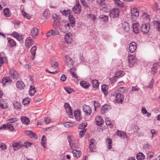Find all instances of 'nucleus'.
<instances>
[{"label":"nucleus","instance_id":"nucleus-1","mask_svg":"<svg viewBox=\"0 0 160 160\" xmlns=\"http://www.w3.org/2000/svg\"><path fill=\"white\" fill-rule=\"evenodd\" d=\"M18 119L17 118H13L9 119L7 120V123L6 124L2 125L0 127V129H8L10 131H12L14 130V128L12 123H13L18 120Z\"/></svg>","mask_w":160,"mask_h":160},{"label":"nucleus","instance_id":"nucleus-2","mask_svg":"<svg viewBox=\"0 0 160 160\" xmlns=\"http://www.w3.org/2000/svg\"><path fill=\"white\" fill-rule=\"evenodd\" d=\"M111 96L115 97L116 102H121L124 99L123 95L121 93V91L119 89L116 90L111 94Z\"/></svg>","mask_w":160,"mask_h":160},{"label":"nucleus","instance_id":"nucleus-3","mask_svg":"<svg viewBox=\"0 0 160 160\" xmlns=\"http://www.w3.org/2000/svg\"><path fill=\"white\" fill-rule=\"evenodd\" d=\"M70 24L68 22H61L58 26L61 32L64 33L67 32L70 28Z\"/></svg>","mask_w":160,"mask_h":160},{"label":"nucleus","instance_id":"nucleus-4","mask_svg":"<svg viewBox=\"0 0 160 160\" xmlns=\"http://www.w3.org/2000/svg\"><path fill=\"white\" fill-rule=\"evenodd\" d=\"M119 13V10L118 8H113L110 11L109 15L111 18H117L118 17Z\"/></svg>","mask_w":160,"mask_h":160},{"label":"nucleus","instance_id":"nucleus-5","mask_svg":"<svg viewBox=\"0 0 160 160\" xmlns=\"http://www.w3.org/2000/svg\"><path fill=\"white\" fill-rule=\"evenodd\" d=\"M128 61L129 66L130 67H132L136 63L137 60L135 56L133 55H130L128 57Z\"/></svg>","mask_w":160,"mask_h":160},{"label":"nucleus","instance_id":"nucleus-6","mask_svg":"<svg viewBox=\"0 0 160 160\" xmlns=\"http://www.w3.org/2000/svg\"><path fill=\"white\" fill-rule=\"evenodd\" d=\"M83 110L85 114L88 116H90L92 112L91 108L88 106L84 105L83 107Z\"/></svg>","mask_w":160,"mask_h":160},{"label":"nucleus","instance_id":"nucleus-7","mask_svg":"<svg viewBox=\"0 0 160 160\" xmlns=\"http://www.w3.org/2000/svg\"><path fill=\"white\" fill-rule=\"evenodd\" d=\"M150 28L149 24H142L141 27V31L144 34H146L149 31Z\"/></svg>","mask_w":160,"mask_h":160},{"label":"nucleus","instance_id":"nucleus-8","mask_svg":"<svg viewBox=\"0 0 160 160\" xmlns=\"http://www.w3.org/2000/svg\"><path fill=\"white\" fill-rule=\"evenodd\" d=\"M64 107L66 110L67 113L69 115H72L73 114L72 110L69 104L67 103H65Z\"/></svg>","mask_w":160,"mask_h":160},{"label":"nucleus","instance_id":"nucleus-9","mask_svg":"<svg viewBox=\"0 0 160 160\" xmlns=\"http://www.w3.org/2000/svg\"><path fill=\"white\" fill-rule=\"evenodd\" d=\"M72 11L76 14L79 13L81 11L80 4L77 3L72 8Z\"/></svg>","mask_w":160,"mask_h":160},{"label":"nucleus","instance_id":"nucleus-10","mask_svg":"<svg viewBox=\"0 0 160 160\" xmlns=\"http://www.w3.org/2000/svg\"><path fill=\"white\" fill-rule=\"evenodd\" d=\"M74 114L75 117L77 121H79L82 118V116L81 114V111L78 110L74 111Z\"/></svg>","mask_w":160,"mask_h":160},{"label":"nucleus","instance_id":"nucleus-11","mask_svg":"<svg viewBox=\"0 0 160 160\" xmlns=\"http://www.w3.org/2000/svg\"><path fill=\"white\" fill-rule=\"evenodd\" d=\"M9 73L13 79H17L19 78V74L14 69H11Z\"/></svg>","mask_w":160,"mask_h":160},{"label":"nucleus","instance_id":"nucleus-12","mask_svg":"<svg viewBox=\"0 0 160 160\" xmlns=\"http://www.w3.org/2000/svg\"><path fill=\"white\" fill-rule=\"evenodd\" d=\"M136 43L134 42L130 43L129 45V50L131 52H133L137 49Z\"/></svg>","mask_w":160,"mask_h":160},{"label":"nucleus","instance_id":"nucleus-13","mask_svg":"<svg viewBox=\"0 0 160 160\" xmlns=\"http://www.w3.org/2000/svg\"><path fill=\"white\" fill-rule=\"evenodd\" d=\"M65 42L68 44H70L72 40V34L68 33L64 37Z\"/></svg>","mask_w":160,"mask_h":160},{"label":"nucleus","instance_id":"nucleus-14","mask_svg":"<svg viewBox=\"0 0 160 160\" xmlns=\"http://www.w3.org/2000/svg\"><path fill=\"white\" fill-rule=\"evenodd\" d=\"M0 108L6 109L8 108L7 101L5 99L0 100Z\"/></svg>","mask_w":160,"mask_h":160},{"label":"nucleus","instance_id":"nucleus-15","mask_svg":"<svg viewBox=\"0 0 160 160\" xmlns=\"http://www.w3.org/2000/svg\"><path fill=\"white\" fill-rule=\"evenodd\" d=\"M21 119L23 124L26 125H28L29 124L30 121L28 118L25 116H23L21 117Z\"/></svg>","mask_w":160,"mask_h":160},{"label":"nucleus","instance_id":"nucleus-16","mask_svg":"<svg viewBox=\"0 0 160 160\" xmlns=\"http://www.w3.org/2000/svg\"><path fill=\"white\" fill-rule=\"evenodd\" d=\"M65 63L68 67H71L73 64V62L71 58L70 57H66Z\"/></svg>","mask_w":160,"mask_h":160},{"label":"nucleus","instance_id":"nucleus-17","mask_svg":"<svg viewBox=\"0 0 160 160\" xmlns=\"http://www.w3.org/2000/svg\"><path fill=\"white\" fill-rule=\"evenodd\" d=\"M8 46L11 48L16 46V42L12 39L8 38Z\"/></svg>","mask_w":160,"mask_h":160},{"label":"nucleus","instance_id":"nucleus-18","mask_svg":"<svg viewBox=\"0 0 160 160\" xmlns=\"http://www.w3.org/2000/svg\"><path fill=\"white\" fill-rule=\"evenodd\" d=\"M93 141L94 140L92 139L89 142V148L92 152H95L96 149V147L94 144Z\"/></svg>","mask_w":160,"mask_h":160},{"label":"nucleus","instance_id":"nucleus-19","mask_svg":"<svg viewBox=\"0 0 160 160\" xmlns=\"http://www.w3.org/2000/svg\"><path fill=\"white\" fill-rule=\"evenodd\" d=\"M31 35L32 37L35 38L38 35V30L36 28H34L31 31Z\"/></svg>","mask_w":160,"mask_h":160},{"label":"nucleus","instance_id":"nucleus-20","mask_svg":"<svg viewBox=\"0 0 160 160\" xmlns=\"http://www.w3.org/2000/svg\"><path fill=\"white\" fill-rule=\"evenodd\" d=\"M137 23H134L132 24L133 30L134 32L138 34L140 30L138 29L139 25Z\"/></svg>","mask_w":160,"mask_h":160},{"label":"nucleus","instance_id":"nucleus-21","mask_svg":"<svg viewBox=\"0 0 160 160\" xmlns=\"http://www.w3.org/2000/svg\"><path fill=\"white\" fill-rule=\"evenodd\" d=\"M11 78L10 77H5L2 79V83L4 85L7 82L11 83Z\"/></svg>","mask_w":160,"mask_h":160},{"label":"nucleus","instance_id":"nucleus-22","mask_svg":"<svg viewBox=\"0 0 160 160\" xmlns=\"http://www.w3.org/2000/svg\"><path fill=\"white\" fill-rule=\"evenodd\" d=\"M25 44L26 47L29 48L33 45V42L30 38H28L25 40Z\"/></svg>","mask_w":160,"mask_h":160},{"label":"nucleus","instance_id":"nucleus-23","mask_svg":"<svg viewBox=\"0 0 160 160\" xmlns=\"http://www.w3.org/2000/svg\"><path fill=\"white\" fill-rule=\"evenodd\" d=\"M69 19L70 21V24L72 27L75 26V18L73 16L71 15H68Z\"/></svg>","mask_w":160,"mask_h":160},{"label":"nucleus","instance_id":"nucleus-24","mask_svg":"<svg viewBox=\"0 0 160 160\" xmlns=\"http://www.w3.org/2000/svg\"><path fill=\"white\" fill-rule=\"evenodd\" d=\"M122 28L125 31L128 32L130 29L129 24L126 22H124L122 24Z\"/></svg>","mask_w":160,"mask_h":160},{"label":"nucleus","instance_id":"nucleus-25","mask_svg":"<svg viewBox=\"0 0 160 160\" xmlns=\"http://www.w3.org/2000/svg\"><path fill=\"white\" fill-rule=\"evenodd\" d=\"M73 156L76 158H78L81 155V152L80 151L73 149L72 152Z\"/></svg>","mask_w":160,"mask_h":160},{"label":"nucleus","instance_id":"nucleus-26","mask_svg":"<svg viewBox=\"0 0 160 160\" xmlns=\"http://www.w3.org/2000/svg\"><path fill=\"white\" fill-rule=\"evenodd\" d=\"M111 108V106L109 105H103L102 108V113L104 114L108 110Z\"/></svg>","mask_w":160,"mask_h":160},{"label":"nucleus","instance_id":"nucleus-27","mask_svg":"<svg viewBox=\"0 0 160 160\" xmlns=\"http://www.w3.org/2000/svg\"><path fill=\"white\" fill-rule=\"evenodd\" d=\"M108 86L104 84L102 85V90L105 95H107L108 94Z\"/></svg>","mask_w":160,"mask_h":160},{"label":"nucleus","instance_id":"nucleus-28","mask_svg":"<svg viewBox=\"0 0 160 160\" xmlns=\"http://www.w3.org/2000/svg\"><path fill=\"white\" fill-rule=\"evenodd\" d=\"M96 123L98 126L102 125L103 123V121L100 117H97L96 118Z\"/></svg>","mask_w":160,"mask_h":160},{"label":"nucleus","instance_id":"nucleus-29","mask_svg":"<svg viewBox=\"0 0 160 160\" xmlns=\"http://www.w3.org/2000/svg\"><path fill=\"white\" fill-rule=\"evenodd\" d=\"M22 146V144H20V143L19 142L13 143L12 144V147L14 151L18 150Z\"/></svg>","mask_w":160,"mask_h":160},{"label":"nucleus","instance_id":"nucleus-30","mask_svg":"<svg viewBox=\"0 0 160 160\" xmlns=\"http://www.w3.org/2000/svg\"><path fill=\"white\" fill-rule=\"evenodd\" d=\"M17 88L19 89H22L23 88L24 85L22 81H18L16 83Z\"/></svg>","mask_w":160,"mask_h":160},{"label":"nucleus","instance_id":"nucleus-31","mask_svg":"<svg viewBox=\"0 0 160 160\" xmlns=\"http://www.w3.org/2000/svg\"><path fill=\"white\" fill-rule=\"evenodd\" d=\"M80 84L81 86L85 88H88L90 85L88 82L84 81H81Z\"/></svg>","mask_w":160,"mask_h":160},{"label":"nucleus","instance_id":"nucleus-32","mask_svg":"<svg viewBox=\"0 0 160 160\" xmlns=\"http://www.w3.org/2000/svg\"><path fill=\"white\" fill-rule=\"evenodd\" d=\"M106 143L107 144V147L109 149H110L112 148V140L110 138H107L106 141Z\"/></svg>","mask_w":160,"mask_h":160},{"label":"nucleus","instance_id":"nucleus-33","mask_svg":"<svg viewBox=\"0 0 160 160\" xmlns=\"http://www.w3.org/2000/svg\"><path fill=\"white\" fill-rule=\"evenodd\" d=\"M116 134L117 135L122 138H124L125 137H126V134L124 132L118 130Z\"/></svg>","mask_w":160,"mask_h":160},{"label":"nucleus","instance_id":"nucleus-34","mask_svg":"<svg viewBox=\"0 0 160 160\" xmlns=\"http://www.w3.org/2000/svg\"><path fill=\"white\" fill-rule=\"evenodd\" d=\"M36 92V90L35 87L34 86H31L29 90V95L31 96H33Z\"/></svg>","mask_w":160,"mask_h":160},{"label":"nucleus","instance_id":"nucleus-35","mask_svg":"<svg viewBox=\"0 0 160 160\" xmlns=\"http://www.w3.org/2000/svg\"><path fill=\"white\" fill-rule=\"evenodd\" d=\"M153 24L154 25L155 28L158 31H160V22L155 21L153 22Z\"/></svg>","mask_w":160,"mask_h":160},{"label":"nucleus","instance_id":"nucleus-36","mask_svg":"<svg viewBox=\"0 0 160 160\" xmlns=\"http://www.w3.org/2000/svg\"><path fill=\"white\" fill-rule=\"evenodd\" d=\"M37 50V48L35 46H34L32 47L31 49V52L32 54V58L33 60L35 58V56L36 54V51Z\"/></svg>","mask_w":160,"mask_h":160},{"label":"nucleus","instance_id":"nucleus-37","mask_svg":"<svg viewBox=\"0 0 160 160\" xmlns=\"http://www.w3.org/2000/svg\"><path fill=\"white\" fill-rule=\"evenodd\" d=\"M136 158L138 160H143L145 158V157L142 153L139 152L137 154Z\"/></svg>","mask_w":160,"mask_h":160},{"label":"nucleus","instance_id":"nucleus-38","mask_svg":"<svg viewBox=\"0 0 160 160\" xmlns=\"http://www.w3.org/2000/svg\"><path fill=\"white\" fill-rule=\"evenodd\" d=\"M106 123L107 126L110 127H112L114 125L113 123L108 118H106Z\"/></svg>","mask_w":160,"mask_h":160},{"label":"nucleus","instance_id":"nucleus-39","mask_svg":"<svg viewBox=\"0 0 160 160\" xmlns=\"http://www.w3.org/2000/svg\"><path fill=\"white\" fill-rule=\"evenodd\" d=\"M71 10L70 9L68 10H60V12L63 15L66 16H68L69 14L70 13Z\"/></svg>","mask_w":160,"mask_h":160},{"label":"nucleus","instance_id":"nucleus-40","mask_svg":"<svg viewBox=\"0 0 160 160\" xmlns=\"http://www.w3.org/2000/svg\"><path fill=\"white\" fill-rule=\"evenodd\" d=\"M63 124L64 126L67 128L72 127L75 124L74 123L70 122H66Z\"/></svg>","mask_w":160,"mask_h":160},{"label":"nucleus","instance_id":"nucleus-41","mask_svg":"<svg viewBox=\"0 0 160 160\" xmlns=\"http://www.w3.org/2000/svg\"><path fill=\"white\" fill-rule=\"evenodd\" d=\"M3 13L4 15L6 17H10L11 16L10 12L9 11V9L8 8H6L3 10Z\"/></svg>","mask_w":160,"mask_h":160},{"label":"nucleus","instance_id":"nucleus-42","mask_svg":"<svg viewBox=\"0 0 160 160\" xmlns=\"http://www.w3.org/2000/svg\"><path fill=\"white\" fill-rule=\"evenodd\" d=\"M13 104L15 108L17 110H19L21 109V105L20 103L17 101L15 102Z\"/></svg>","mask_w":160,"mask_h":160},{"label":"nucleus","instance_id":"nucleus-43","mask_svg":"<svg viewBox=\"0 0 160 160\" xmlns=\"http://www.w3.org/2000/svg\"><path fill=\"white\" fill-rule=\"evenodd\" d=\"M46 137L45 136H42L41 139V144L44 148H46V147L45 144L46 143Z\"/></svg>","mask_w":160,"mask_h":160},{"label":"nucleus","instance_id":"nucleus-44","mask_svg":"<svg viewBox=\"0 0 160 160\" xmlns=\"http://www.w3.org/2000/svg\"><path fill=\"white\" fill-rule=\"evenodd\" d=\"M139 129L138 127L135 124L132 125L131 127V129L132 130L133 132H137Z\"/></svg>","mask_w":160,"mask_h":160},{"label":"nucleus","instance_id":"nucleus-45","mask_svg":"<svg viewBox=\"0 0 160 160\" xmlns=\"http://www.w3.org/2000/svg\"><path fill=\"white\" fill-rule=\"evenodd\" d=\"M158 68V66L156 65V64H153V67L152 68V74L156 73L157 72V68Z\"/></svg>","mask_w":160,"mask_h":160},{"label":"nucleus","instance_id":"nucleus-46","mask_svg":"<svg viewBox=\"0 0 160 160\" xmlns=\"http://www.w3.org/2000/svg\"><path fill=\"white\" fill-rule=\"evenodd\" d=\"M16 36L13 35V37L15 38L19 41H21L23 39L22 36V34H19L17 32H15Z\"/></svg>","mask_w":160,"mask_h":160},{"label":"nucleus","instance_id":"nucleus-47","mask_svg":"<svg viewBox=\"0 0 160 160\" xmlns=\"http://www.w3.org/2000/svg\"><path fill=\"white\" fill-rule=\"evenodd\" d=\"M92 83L93 87L94 88L98 87L99 85V83L96 80H92Z\"/></svg>","mask_w":160,"mask_h":160},{"label":"nucleus","instance_id":"nucleus-48","mask_svg":"<svg viewBox=\"0 0 160 160\" xmlns=\"http://www.w3.org/2000/svg\"><path fill=\"white\" fill-rule=\"evenodd\" d=\"M30 101V99L28 98H26L23 100L22 102L24 105H25L29 104Z\"/></svg>","mask_w":160,"mask_h":160},{"label":"nucleus","instance_id":"nucleus-49","mask_svg":"<svg viewBox=\"0 0 160 160\" xmlns=\"http://www.w3.org/2000/svg\"><path fill=\"white\" fill-rule=\"evenodd\" d=\"M60 19V17L56 14H55L53 15V19L54 21L59 22Z\"/></svg>","mask_w":160,"mask_h":160},{"label":"nucleus","instance_id":"nucleus-50","mask_svg":"<svg viewBox=\"0 0 160 160\" xmlns=\"http://www.w3.org/2000/svg\"><path fill=\"white\" fill-rule=\"evenodd\" d=\"M99 7L101 9H102L103 11H105L106 10L107 8V5L105 2H103L102 4H101Z\"/></svg>","mask_w":160,"mask_h":160},{"label":"nucleus","instance_id":"nucleus-51","mask_svg":"<svg viewBox=\"0 0 160 160\" xmlns=\"http://www.w3.org/2000/svg\"><path fill=\"white\" fill-rule=\"evenodd\" d=\"M51 31L52 35L55 36L59 34V32L57 29H52Z\"/></svg>","mask_w":160,"mask_h":160},{"label":"nucleus","instance_id":"nucleus-52","mask_svg":"<svg viewBox=\"0 0 160 160\" xmlns=\"http://www.w3.org/2000/svg\"><path fill=\"white\" fill-rule=\"evenodd\" d=\"M58 66V63L56 62H51V66L54 69L57 68Z\"/></svg>","mask_w":160,"mask_h":160},{"label":"nucleus","instance_id":"nucleus-53","mask_svg":"<svg viewBox=\"0 0 160 160\" xmlns=\"http://www.w3.org/2000/svg\"><path fill=\"white\" fill-rule=\"evenodd\" d=\"M122 72V71H119L116 72L115 75L114 77L113 78L114 79L115 78H119L121 75Z\"/></svg>","mask_w":160,"mask_h":160},{"label":"nucleus","instance_id":"nucleus-54","mask_svg":"<svg viewBox=\"0 0 160 160\" xmlns=\"http://www.w3.org/2000/svg\"><path fill=\"white\" fill-rule=\"evenodd\" d=\"M87 126V123H82L80 124L78 126V129H84Z\"/></svg>","mask_w":160,"mask_h":160},{"label":"nucleus","instance_id":"nucleus-55","mask_svg":"<svg viewBox=\"0 0 160 160\" xmlns=\"http://www.w3.org/2000/svg\"><path fill=\"white\" fill-rule=\"evenodd\" d=\"M22 13L23 16L27 19H29L31 18V16L30 15L26 13L24 11H22Z\"/></svg>","mask_w":160,"mask_h":160},{"label":"nucleus","instance_id":"nucleus-56","mask_svg":"<svg viewBox=\"0 0 160 160\" xmlns=\"http://www.w3.org/2000/svg\"><path fill=\"white\" fill-rule=\"evenodd\" d=\"M64 89L68 94L71 93L73 90L72 88L68 87H64Z\"/></svg>","mask_w":160,"mask_h":160},{"label":"nucleus","instance_id":"nucleus-57","mask_svg":"<svg viewBox=\"0 0 160 160\" xmlns=\"http://www.w3.org/2000/svg\"><path fill=\"white\" fill-rule=\"evenodd\" d=\"M99 18L101 19H103L105 22L107 21L108 20V17L106 15H100Z\"/></svg>","mask_w":160,"mask_h":160},{"label":"nucleus","instance_id":"nucleus-58","mask_svg":"<svg viewBox=\"0 0 160 160\" xmlns=\"http://www.w3.org/2000/svg\"><path fill=\"white\" fill-rule=\"evenodd\" d=\"M31 138L35 139H37L38 138V136L37 134L32 132V133L30 136Z\"/></svg>","mask_w":160,"mask_h":160},{"label":"nucleus","instance_id":"nucleus-59","mask_svg":"<svg viewBox=\"0 0 160 160\" xmlns=\"http://www.w3.org/2000/svg\"><path fill=\"white\" fill-rule=\"evenodd\" d=\"M85 132V130H83L82 131H81L79 132V137L80 138H82L83 136L84 135Z\"/></svg>","mask_w":160,"mask_h":160},{"label":"nucleus","instance_id":"nucleus-60","mask_svg":"<svg viewBox=\"0 0 160 160\" xmlns=\"http://www.w3.org/2000/svg\"><path fill=\"white\" fill-rule=\"evenodd\" d=\"M154 82V80L153 78L152 79L150 82L149 83V85L148 87L150 88H152L153 87V84Z\"/></svg>","mask_w":160,"mask_h":160},{"label":"nucleus","instance_id":"nucleus-61","mask_svg":"<svg viewBox=\"0 0 160 160\" xmlns=\"http://www.w3.org/2000/svg\"><path fill=\"white\" fill-rule=\"evenodd\" d=\"M139 14L138 12H136V13H134L133 12H132V18H133L135 17V19H136L138 17Z\"/></svg>","mask_w":160,"mask_h":160},{"label":"nucleus","instance_id":"nucleus-62","mask_svg":"<svg viewBox=\"0 0 160 160\" xmlns=\"http://www.w3.org/2000/svg\"><path fill=\"white\" fill-rule=\"evenodd\" d=\"M94 109L95 110H96L97 108L99 106L100 104L98 102H94Z\"/></svg>","mask_w":160,"mask_h":160},{"label":"nucleus","instance_id":"nucleus-63","mask_svg":"<svg viewBox=\"0 0 160 160\" xmlns=\"http://www.w3.org/2000/svg\"><path fill=\"white\" fill-rule=\"evenodd\" d=\"M116 4L118 6H121L122 4L120 0H113Z\"/></svg>","mask_w":160,"mask_h":160},{"label":"nucleus","instance_id":"nucleus-64","mask_svg":"<svg viewBox=\"0 0 160 160\" xmlns=\"http://www.w3.org/2000/svg\"><path fill=\"white\" fill-rule=\"evenodd\" d=\"M150 132L152 134V137H155L156 135V132L154 129H152L151 130Z\"/></svg>","mask_w":160,"mask_h":160}]
</instances>
